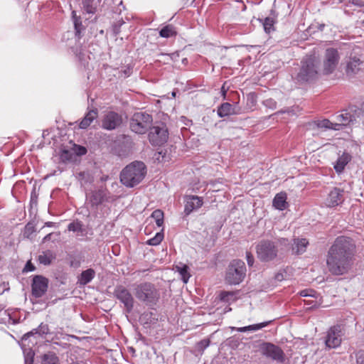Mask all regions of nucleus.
<instances>
[{
  "mask_svg": "<svg viewBox=\"0 0 364 364\" xmlns=\"http://www.w3.org/2000/svg\"><path fill=\"white\" fill-rule=\"evenodd\" d=\"M35 269V266L30 261H28L24 267L23 272H33Z\"/></svg>",
  "mask_w": 364,
  "mask_h": 364,
  "instance_id": "obj_49",
  "label": "nucleus"
},
{
  "mask_svg": "<svg viewBox=\"0 0 364 364\" xmlns=\"http://www.w3.org/2000/svg\"><path fill=\"white\" fill-rule=\"evenodd\" d=\"M217 113L220 117H225L233 114L235 112L230 103L224 102L218 107Z\"/></svg>",
  "mask_w": 364,
  "mask_h": 364,
  "instance_id": "obj_30",
  "label": "nucleus"
},
{
  "mask_svg": "<svg viewBox=\"0 0 364 364\" xmlns=\"http://www.w3.org/2000/svg\"><path fill=\"white\" fill-rule=\"evenodd\" d=\"M176 34V32L175 31V28L171 25H167L162 28L159 31V35L162 38H170L171 36H173Z\"/></svg>",
  "mask_w": 364,
  "mask_h": 364,
  "instance_id": "obj_36",
  "label": "nucleus"
},
{
  "mask_svg": "<svg viewBox=\"0 0 364 364\" xmlns=\"http://www.w3.org/2000/svg\"><path fill=\"white\" fill-rule=\"evenodd\" d=\"M176 271L179 273V274L182 277V266L176 265Z\"/></svg>",
  "mask_w": 364,
  "mask_h": 364,
  "instance_id": "obj_59",
  "label": "nucleus"
},
{
  "mask_svg": "<svg viewBox=\"0 0 364 364\" xmlns=\"http://www.w3.org/2000/svg\"><path fill=\"white\" fill-rule=\"evenodd\" d=\"M342 326L335 325L331 326L327 331L325 339V344L328 348H335L340 346L342 339Z\"/></svg>",
  "mask_w": 364,
  "mask_h": 364,
  "instance_id": "obj_12",
  "label": "nucleus"
},
{
  "mask_svg": "<svg viewBox=\"0 0 364 364\" xmlns=\"http://www.w3.org/2000/svg\"><path fill=\"white\" fill-rule=\"evenodd\" d=\"M337 118L340 122L339 124H341V128L342 126H346L347 124L352 122V118L349 113L348 109H346L344 113L339 114Z\"/></svg>",
  "mask_w": 364,
  "mask_h": 364,
  "instance_id": "obj_37",
  "label": "nucleus"
},
{
  "mask_svg": "<svg viewBox=\"0 0 364 364\" xmlns=\"http://www.w3.org/2000/svg\"><path fill=\"white\" fill-rule=\"evenodd\" d=\"M356 246L353 240L346 236L337 237L326 255L328 272L334 276L347 274L353 267Z\"/></svg>",
  "mask_w": 364,
  "mask_h": 364,
  "instance_id": "obj_1",
  "label": "nucleus"
},
{
  "mask_svg": "<svg viewBox=\"0 0 364 364\" xmlns=\"http://www.w3.org/2000/svg\"><path fill=\"white\" fill-rule=\"evenodd\" d=\"M277 242L282 245L284 246L285 248L289 247V243L288 239L286 238H279L277 240Z\"/></svg>",
  "mask_w": 364,
  "mask_h": 364,
  "instance_id": "obj_54",
  "label": "nucleus"
},
{
  "mask_svg": "<svg viewBox=\"0 0 364 364\" xmlns=\"http://www.w3.org/2000/svg\"><path fill=\"white\" fill-rule=\"evenodd\" d=\"M134 290L136 297L150 307L155 306L160 297L159 291L150 282L141 283L135 287Z\"/></svg>",
  "mask_w": 364,
  "mask_h": 364,
  "instance_id": "obj_4",
  "label": "nucleus"
},
{
  "mask_svg": "<svg viewBox=\"0 0 364 364\" xmlns=\"http://www.w3.org/2000/svg\"><path fill=\"white\" fill-rule=\"evenodd\" d=\"M247 100H248V101L250 100L252 104H255L256 102V97H255V94L250 93V95H248Z\"/></svg>",
  "mask_w": 364,
  "mask_h": 364,
  "instance_id": "obj_55",
  "label": "nucleus"
},
{
  "mask_svg": "<svg viewBox=\"0 0 364 364\" xmlns=\"http://www.w3.org/2000/svg\"><path fill=\"white\" fill-rule=\"evenodd\" d=\"M42 364H60L59 358L54 352H48L43 355Z\"/></svg>",
  "mask_w": 364,
  "mask_h": 364,
  "instance_id": "obj_32",
  "label": "nucleus"
},
{
  "mask_svg": "<svg viewBox=\"0 0 364 364\" xmlns=\"http://www.w3.org/2000/svg\"><path fill=\"white\" fill-rule=\"evenodd\" d=\"M74 28L75 31V35L80 38L82 33V31L85 30V27L82 25L81 18H77L73 21Z\"/></svg>",
  "mask_w": 364,
  "mask_h": 364,
  "instance_id": "obj_41",
  "label": "nucleus"
},
{
  "mask_svg": "<svg viewBox=\"0 0 364 364\" xmlns=\"http://www.w3.org/2000/svg\"><path fill=\"white\" fill-rule=\"evenodd\" d=\"M188 267L186 264H183V284H186L191 277V274L188 273Z\"/></svg>",
  "mask_w": 364,
  "mask_h": 364,
  "instance_id": "obj_47",
  "label": "nucleus"
},
{
  "mask_svg": "<svg viewBox=\"0 0 364 364\" xmlns=\"http://www.w3.org/2000/svg\"><path fill=\"white\" fill-rule=\"evenodd\" d=\"M95 277V271L92 268L87 269L86 270L82 271L77 277V283L80 285L85 286L91 282Z\"/></svg>",
  "mask_w": 364,
  "mask_h": 364,
  "instance_id": "obj_23",
  "label": "nucleus"
},
{
  "mask_svg": "<svg viewBox=\"0 0 364 364\" xmlns=\"http://www.w3.org/2000/svg\"><path fill=\"white\" fill-rule=\"evenodd\" d=\"M83 55L84 54L81 51H80L79 53H76V56L80 62H82L84 60Z\"/></svg>",
  "mask_w": 364,
  "mask_h": 364,
  "instance_id": "obj_58",
  "label": "nucleus"
},
{
  "mask_svg": "<svg viewBox=\"0 0 364 364\" xmlns=\"http://www.w3.org/2000/svg\"><path fill=\"white\" fill-rule=\"evenodd\" d=\"M287 198L286 193H277L273 199V206L279 210H285L287 208Z\"/></svg>",
  "mask_w": 364,
  "mask_h": 364,
  "instance_id": "obj_27",
  "label": "nucleus"
},
{
  "mask_svg": "<svg viewBox=\"0 0 364 364\" xmlns=\"http://www.w3.org/2000/svg\"><path fill=\"white\" fill-rule=\"evenodd\" d=\"M90 175L87 172L81 171L77 174V179L80 181L81 184H86L90 181L89 180Z\"/></svg>",
  "mask_w": 364,
  "mask_h": 364,
  "instance_id": "obj_43",
  "label": "nucleus"
},
{
  "mask_svg": "<svg viewBox=\"0 0 364 364\" xmlns=\"http://www.w3.org/2000/svg\"><path fill=\"white\" fill-rule=\"evenodd\" d=\"M259 351L262 355L278 363H283L285 360V355L282 349L273 343H262L259 346Z\"/></svg>",
  "mask_w": 364,
  "mask_h": 364,
  "instance_id": "obj_9",
  "label": "nucleus"
},
{
  "mask_svg": "<svg viewBox=\"0 0 364 364\" xmlns=\"http://www.w3.org/2000/svg\"><path fill=\"white\" fill-rule=\"evenodd\" d=\"M348 109L352 118V122H355L358 118L362 117V114H363V107L359 108L355 105H353L350 106Z\"/></svg>",
  "mask_w": 364,
  "mask_h": 364,
  "instance_id": "obj_35",
  "label": "nucleus"
},
{
  "mask_svg": "<svg viewBox=\"0 0 364 364\" xmlns=\"http://www.w3.org/2000/svg\"><path fill=\"white\" fill-rule=\"evenodd\" d=\"M76 153L77 155L82 156L87 154V149L82 146H77L76 148Z\"/></svg>",
  "mask_w": 364,
  "mask_h": 364,
  "instance_id": "obj_52",
  "label": "nucleus"
},
{
  "mask_svg": "<svg viewBox=\"0 0 364 364\" xmlns=\"http://www.w3.org/2000/svg\"><path fill=\"white\" fill-rule=\"evenodd\" d=\"M54 235V233L51 232L49 234H47L43 238V242H46L47 241H49L51 240L52 236Z\"/></svg>",
  "mask_w": 364,
  "mask_h": 364,
  "instance_id": "obj_56",
  "label": "nucleus"
},
{
  "mask_svg": "<svg viewBox=\"0 0 364 364\" xmlns=\"http://www.w3.org/2000/svg\"><path fill=\"white\" fill-rule=\"evenodd\" d=\"M48 333H50L48 326L41 323L37 328H33L31 331L25 333L22 337V342L26 341L31 336H34L35 335H38L41 337H43L46 335H48Z\"/></svg>",
  "mask_w": 364,
  "mask_h": 364,
  "instance_id": "obj_20",
  "label": "nucleus"
},
{
  "mask_svg": "<svg viewBox=\"0 0 364 364\" xmlns=\"http://www.w3.org/2000/svg\"><path fill=\"white\" fill-rule=\"evenodd\" d=\"M176 91H173V92H171V95H172V97H176Z\"/></svg>",
  "mask_w": 364,
  "mask_h": 364,
  "instance_id": "obj_62",
  "label": "nucleus"
},
{
  "mask_svg": "<svg viewBox=\"0 0 364 364\" xmlns=\"http://www.w3.org/2000/svg\"><path fill=\"white\" fill-rule=\"evenodd\" d=\"M257 258L263 262H267L277 258L278 248L275 243L269 240H261L256 247Z\"/></svg>",
  "mask_w": 364,
  "mask_h": 364,
  "instance_id": "obj_7",
  "label": "nucleus"
},
{
  "mask_svg": "<svg viewBox=\"0 0 364 364\" xmlns=\"http://www.w3.org/2000/svg\"><path fill=\"white\" fill-rule=\"evenodd\" d=\"M351 160V156L346 152H344L336 161L334 165V169L338 173L343 171L345 166Z\"/></svg>",
  "mask_w": 364,
  "mask_h": 364,
  "instance_id": "obj_26",
  "label": "nucleus"
},
{
  "mask_svg": "<svg viewBox=\"0 0 364 364\" xmlns=\"http://www.w3.org/2000/svg\"><path fill=\"white\" fill-rule=\"evenodd\" d=\"M68 230L76 233L77 237H85L87 232L82 221L75 220L68 225Z\"/></svg>",
  "mask_w": 364,
  "mask_h": 364,
  "instance_id": "obj_22",
  "label": "nucleus"
},
{
  "mask_svg": "<svg viewBox=\"0 0 364 364\" xmlns=\"http://www.w3.org/2000/svg\"><path fill=\"white\" fill-rule=\"evenodd\" d=\"M246 259H247V264L250 267H252L254 264L255 259H254L252 254L250 252H246Z\"/></svg>",
  "mask_w": 364,
  "mask_h": 364,
  "instance_id": "obj_48",
  "label": "nucleus"
},
{
  "mask_svg": "<svg viewBox=\"0 0 364 364\" xmlns=\"http://www.w3.org/2000/svg\"><path fill=\"white\" fill-rule=\"evenodd\" d=\"M146 167L144 162L135 161L126 166L120 173V181L128 188L138 185L145 177Z\"/></svg>",
  "mask_w": 364,
  "mask_h": 364,
  "instance_id": "obj_3",
  "label": "nucleus"
},
{
  "mask_svg": "<svg viewBox=\"0 0 364 364\" xmlns=\"http://www.w3.org/2000/svg\"><path fill=\"white\" fill-rule=\"evenodd\" d=\"M144 232L146 234H147V227H146L145 230H144Z\"/></svg>",
  "mask_w": 364,
  "mask_h": 364,
  "instance_id": "obj_63",
  "label": "nucleus"
},
{
  "mask_svg": "<svg viewBox=\"0 0 364 364\" xmlns=\"http://www.w3.org/2000/svg\"><path fill=\"white\" fill-rule=\"evenodd\" d=\"M236 291H222L219 294V299L225 303H230L237 300Z\"/></svg>",
  "mask_w": 364,
  "mask_h": 364,
  "instance_id": "obj_31",
  "label": "nucleus"
},
{
  "mask_svg": "<svg viewBox=\"0 0 364 364\" xmlns=\"http://www.w3.org/2000/svg\"><path fill=\"white\" fill-rule=\"evenodd\" d=\"M149 142L154 146H161L168 139V132L165 124L159 123L150 129L148 134Z\"/></svg>",
  "mask_w": 364,
  "mask_h": 364,
  "instance_id": "obj_8",
  "label": "nucleus"
},
{
  "mask_svg": "<svg viewBox=\"0 0 364 364\" xmlns=\"http://www.w3.org/2000/svg\"><path fill=\"white\" fill-rule=\"evenodd\" d=\"M98 111L97 109H92L88 111L79 124L80 129L87 128L91 123L97 117Z\"/></svg>",
  "mask_w": 364,
  "mask_h": 364,
  "instance_id": "obj_24",
  "label": "nucleus"
},
{
  "mask_svg": "<svg viewBox=\"0 0 364 364\" xmlns=\"http://www.w3.org/2000/svg\"><path fill=\"white\" fill-rule=\"evenodd\" d=\"M320 59L315 55H306L301 61V65L296 80L298 82L311 83L318 79L320 75Z\"/></svg>",
  "mask_w": 364,
  "mask_h": 364,
  "instance_id": "obj_2",
  "label": "nucleus"
},
{
  "mask_svg": "<svg viewBox=\"0 0 364 364\" xmlns=\"http://www.w3.org/2000/svg\"><path fill=\"white\" fill-rule=\"evenodd\" d=\"M364 68V61L356 56L350 57L346 63V73L353 77Z\"/></svg>",
  "mask_w": 364,
  "mask_h": 364,
  "instance_id": "obj_15",
  "label": "nucleus"
},
{
  "mask_svg": "<svg viewBox=\"0 0 364 364\" xmlns=\"http://www.w3.org/2000/svg\"><path fill=\"white\" fill-rule=\"evenodd\" d=\"M78 264H79L78 263L75 264L74 262H73V261L70 262V266H72V267H74V266L77 267Z\"/></svg>",
  "mask_w": 364,
  "mask_h": 364,
  "instance_id": "obj_61",
  "label": "nucleus"
},
{
  "mask_svg": "<svg viewBox=\"0 0 364 364\" xmlns=\"http://www.w3.org/2000/svg\"><path fill=\"white\" fill-rule=\"evenodd\" d=\"M124 9L125 6L123 5L122 1H121L118 6L114 9V13L120 14Z\"/></svg>",
  "mask_w": 364,
  "mask_h": 364,
  "instance_id": "obj_53",
  "label": "nucleus"
},
{
  "mask_svg": "<svg viewBox=\"0 0 364 364\" xmlns=\"http://www.w3.org/2000/svg\"><path fill=\"white\" fill-rule=\"evenodd\" d=\"M185 208L184 213L186 215H189L193 210L200 208L203 204V198L197 196H187L185 198Z\"/></svg>",
  "mask_w": 364,
  "mask_h": 364,
  "instance_id": "obj_16",
  "label": "nucleus"
},
{
  "mask_svg": "<svg viewBox=\"0 0 364 364\" xmlns=\"http://www.w3.org/2000/svg\"><path fill=\"white\" fill-rule=\"evenodd\" d=\"M246 267L240 259H233L228 265L225 274V282L230 285L241 283L245 277Z\"/></svg>",
  "mask_w": 364,
  "mask_h": 364,
  "instance_id": "obj_5",
  "label": "nucleus"
},
{
  "mask_svg": "<svg viewBox=\"0 0 364 364\" xmlns=\"http://www.w3.org/2000/svg\"><path fill=\"white\" fill-rule=\"evenodd\" d=\"M56 255L50 250L43 251L42 254L38 256V260L40 264L48 266L50 265L52 262L55 259Z\"/></svg>",
  "mask_w": 364,
  "mask_h": 364,
  "instance_id": "obj_28",
  "label": "nucleus"
},
{
  "mask_svg": "<svg viewBox=\"0 0 364 364\" xmlns=\"http://www.w3.org/2000/svg\"><path fill=\"white\" fill-rule=\"evenodd\" d=\"M270 322L271 321H266V322H262V323H257V324L250 325V326L241 327V328H232V329H235L239 332H245L247 331H257V330H259V329L267 326L269 323H270Z\"/></svg>",
  "mask_w": 364,
  "mask_h": 364,
  "instance_id": "obj_33",
  "label": "nucleus"
},
{
  "mask_svg": "<svg viewBox=\"0 0 364 364\" xmlns=\"http://www.w3.org/2000/svg\"><path fill=\"white\" fill-rule=\"evenodd\" d=\"M153 121L152 116L146 112H135L129 121V127L132 132L139 134H145Z\"/></svg>",
  "mask_w": 364,
  "mask_h": 364,
  "instance_id": "obj_6",
  "label": "nucleus"
},
{
  "mask_svg": "<svg viewBox=\"0 0 364 364\" xmlns=\"http://www.w3.org/2000/svg\"><path fill=\"white\" fill-rule=\"evenodd\" d=\"M133 67L131 65H127L124 68L120 70L121 77H127L132 73Z\"/></svg>",
  "mask_w": 364,
  "mask_h": 364,
  "instance_id": "obj_45",
  "label": "nucleus"
},
{
  "mask_svg": "<svg viewBox=\"0 0 364 364\" xmlns=\"http://www.w3.org/2000/svg\"><path fill=\"white\" fill-rule=\"evenodd\" d=\"M124 24V21L122 18L119 19L117 22L112 24V31L114 36H117L120 31L121 27Z\"/></svg>",
  "mask_w": 364,
  "mask_h": 364,
  "instance_id": "obj_42",
  "label": "nucleus"
},
{
  "mask_svg": "<svg viewBox=\"0 0 364 364\" xmlns=\"http://www.w3.org/2000/svg\"><path fill=\"white\" fill-rule=\"evenodd\" d=\"M89 200L92 207H97L107 200L106 191L103 189L92 191L89 196Z\"/></svg>",
  "mask_w": 364,
  "mask_h": 364,
  "instance_id": "obj_19",
  "label": "nucleus"
},
{
  "mask_svg": "<svg viewBox=\"0 0 364 364\" xmlns=\"http://www.w3.org/2000/svg\"><path fill=\"white\" fill-rule=\"evenodd\" d=\"M45 225L47 227H53L55 225V223L53 222H47L46 223Z\"/></svg>",
  "mask_w": 364,
  "mask_h": 364,
  "instance_id": "obj_60",
  "label": "nucleus"
},
{
  "mask_svg": "<svg viewBox=\"0 0 364 364\" xmlns=\"http://www.w3.org/2000/svg\"><path fill=\"white\" fill-rule=\"evenodd\" d=\"M210 344L208 339H203L197 343V348L200 351H203Z\"/></svg>",
  "mask_w": 364,
  "mask_h": 364,
  "instance_id": "obj_46",
  "label": "nucleus"
},
{
  "mask_svg": "<svg viewBox=\"0 0 364 364\" xmlns=\"http://www.w3.org/2000/svg\"><path fill=\"white\" fill-rule=\"evenodd\" d=\"M71 18L73 21L76 20L77 18H80L81 17L80 16L77 15V12L75 11H73L71 12Z\"/></svg>",
  "mask_w": 364,
  "mask_h": 364,
  "instance_id": "obj_57",
  "label": "nucleus"
},
{
  "mask_svg": "<svg viewBox=\"0 0 364 364\" xmlns=\"http://www.w3.org/2000/svg\"><path fill=\"white\" fill-rule=\"evenodd\" d=\"M139 321L143 324H154L158 321V316L155 312L145 311L140 316Z\"/></svg>",
  "mask_w": 364,
  "mask_h": 364,
  "instance_id": "obj_29",
  "label": "nucleus"
},
{
  "mask_svg": "<svg viewBox=\"0 0 364 364\" xmlns=\"http://www.w3.org/2000/svg\"><path fill=\"white\" fill-rule=\"evenodd\" d=\"M151 218H152L158 228H161L164 225V212L160 209H156L151 214Z\"/></svg>",
  "mask_w": 364,
  "mask_h": 364,
  "instance_id": "obj_34",
  "label": "nucleus"
},
{
  "mask_svg": "<svg viewBox=\"0 0 364 364\" xmlns=\"http://www.w3.org/2000/svg\"><path fill=\"white\" fill-rule=\"evenodd\" d=\"M339 59L340 56L336 49L327 48L323 61V74L328 75L333 73L338 64Z\"/></svg>",
  "mask_w": 364,
  "mask_h": 364,
  "instance_id": "obj_10",
  "label": "nucleus"
},
{
  "mask_svg": "<svg viewBox=\"0 0 364 364\" xmlns=\"http://www.w3.org/2000/svg\"><path fill=\"white\" fill-rule=\"evenodd\" d=\"M23 351L24 355V364H33L34 351L29 347L28 348H23L21 347Z\"/></svg>",
  "mask_w": 364,
  "mask_h": 364,
  "instance_id": "obj_39",
  "label": "nucleus"
},
{
  "mask_svg": "<svg viewBox=\"0 0 364 364\" xmlns=\"http://www.w3.org/2000/svg\"><path fill=\"white\" fill-rule=\"evenodd\" d=\"M309 241L306 238H294L291 245V251L294 254L301 255L306 252Z\"/></svg>",
  "mask_w": 364,
  "mask_h": 364,
  "instance_id": "obj_21",
  "label": "nucleus"
},
{
  "mask_svg": "<svg viewBox=\"0 0 364 364\" xmlns=\"http://www.w3.org/2000/svg\"><path fill=\"white\" fill-rule=\"evenodd\" d=\"M343 190L334 188L326 198V205L328 207H335L343 202Z\"/></svg>",
  "mask_w": 364,
  "mask_h": 364,
  "instance_id": "obj_17",
  "label": "nucleus"
},
{
  "mask_svg": "<svg viewBox=\"0 0 364 364\" xmlns=\"http://www.w3.org/2000/svg\"><path fill=\"white\" fill-rule=\"evenodd\" d=\"M183 63H185V61H186V58H183Z\"/></svg>",
  "mask_w": 364,
  "mask_h": 364,
  "instance_id": "obj_64",
  "label": "nucleus"
},
{
  "mask_svg": "<svg viewBox=\"0 0 364 364\" xmlns=\"http://www.w3.org/2000/svg\"><path fill=\"white\" fill-rule=\"evenodd\" d=\"M313 293H315L314 290L304 289L300 291V295L301 296H314Z\"/></svg>",
  "mask_w": 364,
  "mask_h": 364,
  "instance_id": "obj_51",
  "label": "nucleus"
},
{
  "mask_svg": "<svg viewBox=\"0 0 364 364\" xmlns=\"http://www.w3.org/2000/svg\"><path fill=\"white\" fill-rule=\"evenodd\" d=\"M3 314H4V317L0 319V323H6V318L8 319V322L9 323H12V324L17 323V321H16L14 319H13L11 317L10 314L7 311H4L3 312Z\"/></svg>",
  "mask_w": 364,
  "mask_h": 364,
  "instance_id": "obj_44",
  "label": "nucleus"
},
{
  "mask_svg": "<svg viewBox=\"0 0 364 364\" xmlns=\"http://www.w3.org/2000/svg\"><path fill=\"white\" fill-rule=\"evenodd\" d=\"M114 296L123 304L127 314H130L134 308V299L130 291L123 286H117L114 291Z\"/></svg>",
  "mask_w": 364,
  "mask_h": 364,
  "instance_id": "obj_11",
  "label": "nucleus"
},
{
  "mask_svg": "<svg viewBox=\"0 0 364 364\" xmlns=\"http://www.w3.org/2000/svg\"><path fill=\"white\" fill-rule=\"evenodd\" d=\"M164 239V229L156 233L155 236L146 241V244L151 246L159 245Z\"/></svg>",
  "mask_w": 364,
  "mask_h": 364,
  "instance_id": "obj_38",
  "label": "nucleus"
},
{
  "mask_svg": "<svg viewBox=\"0 0 364 364\" xmlns=\"http://www.w3.org/2000/svg\"><path fill=\"white\" fill-rule=\"evenodd\" d=\"M274 23H275L274 20L271 17H266L264 19L262 24H263L264 29L266 33H269L272 31H274Z\"/></svg>",
  "mask_w": 364,
  "mask_h": 364,
  "instance_id": "obj_40",
  "label": "nucleus"
},
{
  "mask_svg": "<svg viewBox=\"0 0 364 364\" xmlns=\"http://www.w3.org/2000/svg\"><path fill=\"white\" fill-rule=\"evenodd\" d=\"M100 4V0H82V9L87 14H95Z\"/></svg>",
  "mask_w": 364,
  "mask_h": 364,
  "instance_id": "obj_25",
  "label": "nucleus"
},
{
  "mask_svg": "<svg viewBox=\"0 0 364 364\" xmlns=\"http://www.w3.org/2000/svg\"><path fill=\"white\" fill-rule=\"evenodd\" d=\"M349 3L356 6L363 8L364 11V0H350Z\"/></svg>",
  "mask_w": 364,
  "mask_h": 364,
  "instance_id": "obj_50",
  "label": "nucleus"
},
{
  "mask_svg": "<svg viewBox=\"0 0 364 364\" xmlns=\"http://www.w3.org/2000/svg\"><path fill=\"white\" fill-rule=\"evenodd\" d=\"M122 123V117L118 113L108 112L102 120V128L106 130H114L118 128Z\"/></svg>",
  "mask_w": 364,
  "mask_h": 364,
  "instance_id": "obj_14",
  "label": "nucleus"
},
{
  "mask_svg": "<svg viewBox=\"0 0 364 364\" xmlns=\"http://www.w3.org/2000/svg\"><path fill=\"white\" fill-rule=\"evenodd\" d=\"M311 129H319L322 130L333 129L340 130L341 124L331 122L328 119H323L321 120H316L309 124Z\"/></svg>",
  "mask_w": 364,
  "mask_h": 364,
  "instance_id": "obj_18",
  "label": "nucleus"
},
{
  "mask_svg": "<svg viewBox=\"0 0 364 364\" xmlns=\"http://www.w3.org/2000/svg\"><path fill=\"white\" fill-rule=\"evenodd\" d=\"M48 279L42 275H36L31 284L32 295L36 298L43 296L47 291Z\"/></svg>",
  "mask_w": 364,
  "mask_h": 364,
  "instance_id": "obj_13",
  "label": "nucleus"
}]
</instances>
